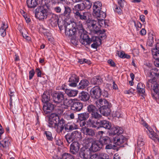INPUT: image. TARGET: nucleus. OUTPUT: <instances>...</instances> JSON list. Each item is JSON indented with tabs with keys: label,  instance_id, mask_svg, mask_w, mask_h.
Masks as SVG:
<instances>
[{
	"label": "nucleus",
	"instance_id": "obj_1",
	"mask_svg": "<svg viewBox=\"0 0 159 159\" xmlns=\"http://www.w3.org/2000/svg\"><path fill=\"white\" fill-rule=\"evenodd\" d=\"M80 28V42L83 45H86L90 44L92 42H96L97 41H99L101 42V40L99 39L98 37L93 36L90 39L87 34V32L83 27L82 25L79 26Z\"/></svg>",
	"mask_w": 159,
	"mask_h": 159
},
{
	"label": "nucleus",
	"instance_id": "obj_2",
	"mask_svg": "<svg viewBox=\"0 0 159 159\" xmlns=\"http://www.w3.org/2000/svg\"><path fill=\"white\" fill-rule=\"evenodd\" d=\"M80 24H77L75 20L72 19L70 20V35L72 36L70 41L74 45H76L78 44V42L77 38L76 36L77 32L79 30L80 33V28L79 26Z\"/></svg>",
	"mask_w": 159,
	"mask_h": 159
},
{
	"label": "nucleus",
	"instance_id": "obj_3",
	"mask_svg": "<svg viewBox=\"0 0 159 159\" xmlns=\"http://www.w3.org/2000/svg\"><path fill=\"white\" fill-rule=\"evenodd\" d=\"M102 7V4L99 2H95L93 6V15L98 20H102L106 16L105 12L101 11Z\"/></svg>",
	"mask_w": 159,
	"mask_h": 159
},
{
	"label": "nucleus",
	"instance_id": "obj_4",
	"mask_svg": "<svg viewBox=\"0 0 159 159\" xmlns=\"http://www.w3.org/2000/svg\"><path fill=\"white\" fill-rule=\"evenodd\" d=\"M65 19V35L67 37H70V24L67 21L70 19V7L67 6H65V11L63 14Z\"/></svg>",
	"mask_w": 159,
	"mask_h": 159
},
{
	"label": "nucleus",
	"instance_id": "obj_5",
	"mask_svg": "<svg viewBox=\"0 0 159 159\" xmlns=\"http://www.w3.org/2000/svg\"><path fill=\"white\" fill-rule=\"evenodd\" d=\"M35 11L36 17L39 20L46 18L49 15L48 13L47 9L44 8L42 6L38 7Z\"/></svg>",
	"mask_w": 159,
	"mask_h": 159
},
{
	"label": "nucleus",
	"instance_id": "obj_6",
	"mask_svg": "<svg viewBox=\"0 0 159 159\" xmlns=\"http://www.w3.org/2000/svg\"><path fill=\"white\" fill-rule=\"evenodd\" d=\"M158 71L157 69H155L154 70H152L150 73V76L153 78L152 79H148L146 83L147 89H150L153 84H156V79L155 77H153V76H155L159 78V73L156 72Z\"/></svg>",
	"mask_w": 159,
	"mask_h": 159
},
{
	"label": "nucleus",
	"instance_id": "obj_7",
	"mask_svg": "<svg viewBox=\"0 0 159 159\" xmlns=\"http://www.w3.org/2000/svg\"><path fill=\"white\" fill-rule=\"evenodd\" d=\"M152 54L155 60L154 61L155 65L159 67V43H157L155 47L152 49Z\"/></svg>",
	"mask_w": 159,
	"mask_h": 159
},
{
	"label": "nucleus",
	"instance_id": "obj_8",
	"mask_svg": "<svg viewBox=\"0 0 159 159\" xmlns=\"http://www.w3.org/2000/svg\"><path fill=\"white\" fill-rule=\"evenodd\" d=\"M86 140L88 142H92L90 148L93 152H96L99 150L102 147V145L100 142L98 141H93V139L92 138H88Z\"/></svg>",
	"mask_w": 159,
	"mask_h": 159
},
{
	"label": "nucleus",
	"instance_id": "obj_9",
	"mask_svg": "<svg viewBox=\"0 0 159 159\" xmlns=\"http://www.w3.org/2000/svg\"><path fill=\"white\" fill-rule=\"evenodd\" d=\"M70 107L71 110L79 111L82 109L83 104L80 102H77L76 99H70Z\"/></svg>",
	"mask_w": 159,
	"mask_h": 159
},
{
	"label": "nucleus",
	"instance_id": "obj_10",
	"mask_svg": "<svg viewBox=\"0 0 159 159\" xmlns=\"http://www.w3.org/2000/svg\"><path fill=\"white\" fill-rule=\"evenodd\" d=\"M102 91L99 86H95L91 89L90 93L92 98L98 99L102 95Z\"/></svg>",
	"mask_w": 159,
	"mask_h": 159
},
{
	"label": "nucleus",
	"instance_id": "obj_11",
	"mask_svg": "<svg viewBox=\"0 0 159 159\" xmlns=\"http://www.w3.org/2000/svg\"><path fill=\"white\" fill-rule=\"evenodd\" d=\"M94 104L99 110L103 108L111 105V103L104 98H99L94 101Z\"/></svg>",
	"mask_w": 159,
	"mask_h": 159
},
{
	"label": "nucleus",
	"instance_id": "obj_12",
	"mask_svg": "<svg viewBox=\"0 0 159 159\" xmlns=\"http://www.w3.org/2000/svg\"><path fill=\"white\" fill-rule=\"evenodd\" d=\"M88 27L90 30L94 32L95 33H101L102 30H100L99 27H98V22L94 20H90L88 23Z\"/></svg>",
	"mask_w": 159,
	"mask_h": 159
},
{
	"label": "nucleus",
	"instance_id": "obj_13",
	"mask_svg": "<svg viewBox=\"0 0 159 159\" xmlns=\"http://www.w3.org/2000/svg\"><path fill=\"white\" fill-rule=\"evenodd\" d=\"M64 95L61 92H57L54 94L53 96V101L57 103V107H60V104L64 99Z\"/></svg>",
	"mask_w": 159,
	"mask_h": 159
},
{
	"label": "nucleus",
	"instance_id": "obj_14",
	"mask_svg": "<svg viewBox=\"0 0 159 159\" xmlns=\"http://www.w3.org/2000/svg\"><path fill=\"white\" fill-rule=\"evenodd\" d=\"M126 139L123 136L121 135L120 136H117L114 138V143L116 145L120 146L121 147H124V145L122 144L126 143Z\"/></svg>",
	"mask_w": 159,
	"mask_h": 159
},
{
	"label": "nucleus",
	"instance_id": "obj_15",
	"mask_svg": "<svg viewBox=\"0 0 159 159\" xmlns=\"http://www.w3.org/2000/svg\"><path fill=\"white\" fill-rule=\"evenodd\" d=\"M83 132L87 136L93 138L96 135V130L94 129L84 127L83 128Z\"/></svg>",
	"mask_w": 159,
	"mask_h": 159
},
{
	"label": "nucleus",
	"instance_id": "obj_16",
	"mask_svg": "<svg viewBox=\"0 0 159 159\" xmlns=\"http://www.w3.org/2000/svg\"><path fill=\"white\" fill-rule=\"evenodd\" d=\"M54 109V105L49 102L44 103L43 106V111L46 114L50 113Z\"/></svg>",
	"mask_w": 159,
	"mask_h": 159
},
{
	"label": "nucleus",
	"instance_id": "obj_17",
	"mask_svg": "<svg viewBox=\"0 0 159 159\" xmlns=\"http://www.w3.org/2000/svg\"><path fill=\"white\" fill-rule=\"evenodd\" d=\"M74 14L75 17L77 19H80L82 20H87V17L89 16V13L87 12H84L82 13H80L79 11L73 12Z\"/></svg>",
	"mask_w": 159,
	"mask_h": 159
},
{
	"label": "nucleus",
	"instance_id": "obj_18",
	"mask_svg": "<svg viewBox=\"0 0 159 159\" xmlns=\"http://www.w3.org/2000/svg\"><path fill=\"white\" fill-rule=\"evenodd\" d=\"M80 144L78 142L74 141L70 145V152L72 154H76L79 150Z\"/></svg>",
	"mask_w": 159,
	"mask_h": 159
},
{
	"label": "nucleus",
	"instance_id": "obj_19",
	"mask_svg": "<svg viewBox=\"0 0 159 159\" xmlns=\"http://www.w3.org/2000/svg\"><path fill=\"white\" fill-rule=\"evenodd\" d=\"M79 78L75 74L71 73L70 77V86L75 87L79 81Z\"/></svg>",
	"mask_w": 159,
	"mask_h": 159
},
{
	"label": "nucleus",
	"instance_id": "obj_20",
	"mask_svg": "<svg viewBox=\"0 0 159 159\" xmlns=\"http://www.w3.org/2000/svg\"><path fill=\"white\" fill-rule=\"evenodd\" d=\"M65 123L64 120L63 119L60 120V121L57 123L55 126V128L58 133L62 132L64 129V125Z\"/></svg>",
	"mask_w": 159,
	"mask_h": 159
},
{
	"label": "nucleus",
	"instance_id": "obj_21",
	"mask_svg": "<svg viewBox=\"0 0 159 159\" xmlns=\"http://www.w3.org/2000/svg\"><path fill=\"white\" fill-rule=\"evenodd\" d=\"M153 92H152V96L154 99H155L157 102H159V101L158 100V98L159 97V90L158 89V86L157 84L156 85H154L153 87Z\"/></svg>",
	"mask_w": 159,
	"mask_h": 159
},
{
	"label": "nucleus",
	"instance_id": "obj_22",
	"mask_svg": "<svg viewBox=\"0 0 159 159\" xmlns=\"http://www.w3.org/2000/svg\"><path fill=\"white\" fill-rule=\"evenodd\" d=\"M98 124H99L100 127H103L108 129H110L111 127V123L109 121L105 120L98 122Z\"/></svg>",
	"mask_w": 159,
	"mask_h": 159
},
{
	"label": "nucleus",
	"instance_id": "obj_23",
	"mask_svg": "<svg viewBox=\"0 0 159 159\" xmlns=\"http://www.w3.org/2000/svg\"><path fill=\"white\" fill-rule=\"evenodd\" d=\"M48 17L49 18V20L51 24L56 25L58 24L59 19L58 16L56 15L51 13L49 14Z\"/></svg>",
	"mask_w": 159,
	"mask_h": 159
},
{
	"label": "nucleus",
	"instance_id": "obj_24",
	"mask_svg": "<svg viewBox=\"0 0 159 159\" xmlns=\"http://www.w3.org/2000/svg\"><path fill=\"white\" fill-rule=\"evenodd\" d=\"M102 80L99 76H97L92 78L90 80L91 83L93 85H99L102 82Z\"/></svg>",
	"mask_w": 159,
	"mask_h": 159
},
{
	"label": "nucleus",
	"instance_id": "obj_25",
	"mask_svg": "<svg viewBox=\"0 0 159 159\" xmlns=\"http://www.w3.org/2000/svg\"><path fill=\"white\" fill-rule=\"evenodd\" d=\"M111 107V105L107 106L104 107H102L99 110L100 112L102 114L103 116H109L111 113V111L110 108Z\"/></svg>",
	"mask_w": 159,
	"mask_h": 159
},
{
	"label": "nucleus",
	"instance_id": "obj_26",
	"mask_svg": "<svg viewBox=\"0 0 159 159\" xmlns=\"http://www.w3.org/2000/svg\"><path fill=\"white\" fill-rule=\"evenodd\" d=\"M90 152L89 149H85L84 150L82 149L80 152L79 155L80 157L83 159L88 158L89 156V155Z\"/></svg>",
	"mask_w": 159,
	"mask_h": 159
},
{
	"label": "nucleus",
	"instance_id": "obj_27",
	"mask_svg": "<svg viewBox=\"0 0 159 159\" xmlns=\"http://www.w3.org/2000/svg\"><path fill=\"white\" fill-rule=\"evenodd\" d=\"M86 6L84 3L83 2L75 5L72 8L73 12L82 11L85 8Z\"/></svg>",
	"mask_w": 159,
	"mask_h": 159
},
{
	"label": "nucleus",
	"instance_id": "obj_28",
	"mask_svg": "<svg viewBox=\"0 0 159 159\" xmlns=\"http://www.w3.org/2000/svg\"><path fill=\"white\" fill-rule=\"evenodd\" d=\"M38 0H26L28 7L30 8H34L38 5Z\"/></svg>",
	"mask_w": 159,
	"mask_h": 159
},
{
	"label": "nucleus",
	"instance_id": "obj_29",
	"mask_svg": "<svg viewBox=\"0 0 159 159\" xmlns=\"http://www.w3.org/2000/svg\"><path fill=\"white\" fill-rule=\"evenodd\" d=\"M79 98L80 100L86 102L89 99L90 96L88 93L83 91L80 94Z\"/></svg>",
	"mask_w": 159,
	"mask_h": 159
},
{
	"label": "nucleus",
	"instance_id": "obj_30",
	"mask_svg": "<svg viewBox=\"0 0 159 159\" xmlns=\"http://www.w3.org/2000/svg\"><path fill=\"white\" fill-rule=\"evenodd\" d=\"M147 132L150 138L152 139L154 141L155 140V138L158 140L159 142V138L158 135L154 132L152 128L149 127L148 129V131H147Z\"/></svg>",
	"mask_w": 159,
	"mask_h": 159
},
{
	"label": "nucleus",
	"instance_id": "obj_31",
	"mask_svg": "<svg viewBox=\"0 0 159 159\" xmlns=\"http://www.w3.org/2000/svg\"><path fill=\"white\" fill-rule=\"evenodd\" d=\"M89 116V113L87 112L82 113L78 115V118L79 120H86Z\"/></svg>",
	"mask_w": 159,
	"mask_h": 159
},
{
	"label": "nucleus",
	"instance_id": "obj_32",
	"mask_svg": "<svg viewBox=\"0 0 159 159\" xmlns=\"http://www.w3.org/2000/svg\"><path fill=\"white\" fill-rule=\"evenodd\" d=\"M89 82L86 79L82 80L79 83L78 88L79 89H83L89 85Z\"/></svg>",
	"mask_w": 159,
	"mask_h": 159
},
{
	"label": "nucleus",
	"instance_id": "obj_33",
	"mask_svg": "<svg viewBox=\"0 0 159 159\" xmlns=\"http://www.w3.org/2000/svg\"><path fill=\"white\" fill-rule=\"evenodd\" d=\"M42 102L44 103L48 102L50 100V95L49 93L44 92L42 96Z\"/></svg>",
	"mask_w": 159,
	"mask_h": 159
},
{
	"label": "nucleus",
	"instance_id": "obj_34",
	"mask_svg": "<svg viewBox=\"0 0 159 159\" xmlns=\"http://www.w3.org/2000/svg\"><path fill=\"white\" fill-rule=\"evenodd\" d=\"M137 89L139 93L144 94L145 92V85L141 82H139L138 84Z\"/></svg>",
	"mask_w": 159,
	"mask_h": 159
},
{
	"label": "nucleus",
	"instance_id": "obj_35",
	"mask_svg": "<svg viewBox=\"0 0 159 159\" xmlns=\"http://www.w3.org/2000/svg\"><path fill=\"white\" fill-rule=\"evenodd\" d=\"M98 122H96L95 120H93V118L90 117L87 121V125L89 127H91L93 128H96L97 126V124Z\"/></svg>",
	"mask_w": 159,
	"mask_h": 159
},
{
	"label": "nucleus",
	"instance_id": "obj_36",
	"mask_svg": "<svg viewBox=\"0 0 159 159\" xmlns=\"http://www.w3.org/2000/svg\"><path fill=\"white\" fill-rule=\"evenodd\" d=\"M102 144L103 145L111 143L112 142L110 138L107 136L102 137L101 139Z\"/></svg>",
	"mask_w": 159,
	"mask_h": 159
},
{
	"label": "nucleus",
	"instance_id": "obj_37",
	"mask_svg": "<svg viewBox=\"0 0 159 159\" xmlns=\"http://www.w3.org/2000/svg\"><path fill=\"white\" fill-rule=\"evenodd\" d=\"M8 28L7 25L5 24V23L2 22L0 28L1 35L2 37H4L6 34V30Z\"/></svg>",
	"mask_w": 159,
	"mask_h": 159
},
{
	"label": "nucleus",
	"instance_id": "obj_38",
	"mask_svg": "<svg viewBox=\"0 0 159 159\" xmlns=\"http://www.w3.org/2000/svg\"><path fill=\"white\" fill-rule=\"evenodd\" d=\"M51 120L56 123H57L58 122L60 121L59 117L58 115L56 114H52L49 117Z\"/></svg>",
	"mask_w": 159,
	"mask_h": 159
},
{
	"label": "nucleus",
	"instance_id": "obj_39",
	"mask_svg": "<svg viewBox=\"0 0 159 159\" xmlns=\"http://www.w3.org/2000/svg\"><path fill=\"white\" fill-rule=\"evenodd\" d=\"M53 159H70V154L68 153H64L61 158H59L57 155H55L52 157Z\"/></svg>",
	"mask_w": 159,
	"mask_h": 159
},
{
	"label": "nucleus",
	"instance_id": "obj_40",
	"mask_svg": "<svg viewBox=\"0 0 159 159\" xmlns=\"http://www.w3.org/2000/svg\"><path fill=\"white\" fill-rule=\"evenodd\" d=\"M153 43V37L152 34L149 33L148 34V40L147 42V44L150 46L152 45Z\"/></svg>",
	"mask_w": 159,
	"mask_h": 159
},
{
	"label": "nucleus",
	"instance_id": "obj_41",
	"mask_svg": "<svg viewBox=\"0 0 159 159\" xmlns=\"http://www.w3.org/2000/svg\"><path fill=\"white\" fill-rule=\"evenodd\" d=\"M87 111L89 113L91 114L95 111H97V109L94 105L90 104L87 107Z\"/></svg>",
	"mask_w": 159,
	"mask_h": 159
},
{
	"label": "nucleus",
	"instance_id": "obj_42",
	"mask_svg": "<svg viewBox=\"0 0 159 159\" xmlns=\"http://www.w3.org/2000/svg\"><path fill=\"white\" fill-rule=\"evenodd\" d=\"M69 101L70 100L69 99L66 98L64 100L63 104L61 103L60 105H61L62 108H64V109L67 108L70 106Z\"/></svg>",
	"mask_w": 159,
	"mask_h": 159
},
{
	"label": "nucleus",
	"instance_id": "obj_43",
	"mask_svg": "<svg viewBox=\"0 0 159 159\" xmlns=\"http://www.w3.org/2000/svg\"><path fill=\"white\" fill-rule=\"evenodd\" d=\"M122 9L119 6L116 5L114 7V10L115 12L118 15H121L122 14Z\"/></svg>",
	"mask_w": 159,
	"mask_h": 159
},
{
	"label": "nucleus",
	"instance_id": "obj_44",
	"mask_svg": "<svg viewBox=\"0 0 159 159\" xmlns=\"http://www.w3.org/2000/svg\"><path fill=\"white\" fill-rule=\"evenodd\" d=\"M91 118L96 119H99L101 117V115L98 112V110L91 113Z\"/></svg>",
	"mask_w": 159,
	"mask_h": 159
},
{
	"label": "nucleus",
	"instance_id": "obj_45",
	"mask_svg": "<svg viewBox=\"0 0 159 159\" xmlns=\"http://www.w3.org/2000/svg\"><path fill=\"white\" fill-rule=\"evenodd\" d=\"M0 144L3 148L6 149H8V143L6 140H3L0 141Z\"/></svg>",
	"mask_w": 159,
	"mask_h": 159
},
{
	"label": "nucleus",
	"instance_id": "obj_46",
	"mask_svg": "<svg viewBox=\"0 0 159 159\" xmlns=\"http://www.w3.org/2000/svg\"><path fill=\"white\" fill-rule=\"evenodd\" d=\"M123 133V130L122 128L119 127H116V129L114 132V135H116V134L119 135L122 134Z\"/></svg>",
	"mask_w": 159,
	"mask_h": 159
},
{
	"label": "nucleus",
	"instance_id": "obj_47",
	"mask_svg": "<svg viewBox=\"0 0 159 159\" xmlns=\"http://www.w3.org/2000/svg\"><path fill=\"white\" fill-rule=\"evenodd\" d=\"M101 153H97L90 156L89 159H100Z\"/></svg>",
	"mask_w": 159,
	"mask_h": 159
},
{
	"label": "nucleus",
	"instance_id": "obj_48",
	"mask_svg": "<svg viewBox=\"0 0 159 159\" xmlns=\"http://www.w3.org/2000/svg\"><path fill=\"white\" fill-rule=\"evenodd\" d=\"M45 134L48 140L51 141L53 139L52 134L51 132L46 131L45 132Z\"/></svg>",
	"mask_w": 159,
	"mask_h": 159
},
{
	"label": "nucleus",
	"instance_id": "obj_49",
	"mask_svg": "<svg viewBox=\"0 0 159 159\" xmlns=\"http://www.w3.org/2000/svg\"><path fill=\"white\" fill-rule=\"evenodd\" d=\"M56 123H55L54 121H53L52 120H51L50 119V118H49V120H48V126L50 127H54V128H55V126L56 125Z\"/></svg>",
	"mask_w": 159,
	"mask_h": 159
},
{
	"label": "nucleus",
	"instance_id": "obj_50",
	"mask_svg": "<svg viewBox=\"0 0 159 159\" xmlns=\"http://www.w3.org/2000/svg\"><path fill=\"white\" fill-rule=\"evenodd\" d=\"M78 134H79V133L77 131H75L73 132L71 134L70 139H71V138L74 139L75 138L77 137Z\"/></svg>",
	"mask_w": 159,
	"mask_h": 159
},
{
	"label": "nucleus",
	"instance_id": "obj_51",
	"mask_svg": "<svg viewBox=\"0 0 159 159\" xmlns=\"http://www.w3.org/2000/svg\"><path fill=\"white\" fill-rule=\"evenodd\" d=\"M84 4H85L86 6L85 8L87 9L90 8L92 5V3L90 2L89 0H87L86 2L84 3Z\"/></svg>",
	"mask_w": 159,
	"mask_h": 159
},
{
	"label": "nucleus",
	"instance_id": "obj_52",
	"mask_svg": "<svg viewBox=\"0 0 159 159\" xmlns=\"http://www.w3.org/2000/svg\"><path fill=\"white\" fill-rule=\"evenodd\" d=\"M78 93V91L77 90H70V97H75L76 96Z\"/></svg>",
	"mask_w": 159,
	"mask_h": 159
},
{
	"label": "nucleus",
	"instance_id": "obj_53",
	"mask_svg": "<svg viewBox=\"0 0 159 159\" xmlns=\"http://www.w3.org/2000/svg\"><path fill=\"white\" fill-rule=\"evenodd\" d=\"M125 2L124 0H118V3L119 6L122 8H123L124 7Z\"/></svg>",
	"mask_w": 159,
	"mask_h": 159
},
{
	"label": "nucleus",
	"instance_id": "obj_54",
	"mask_svg": "<svg viewBox=\"0 0 159 159\" xmlns=\"http://www.w3.org/2000/svg\"><path fill=\"white\" fill-rule=\"evenodd\" d=\"M105 145L106 146L105 148L106 149H110L113 148L115 147V145H112L111 143L107 144Z\"/></svg>",
	"mask_w": 159,
	"mask_h": 159
},
{
	"label": "nucleus",
	"instance_id": "obj_55",
	"mask_svg": "<svg viewBox=\"0 0 159 159\" xmlns=\"http://www.w3.org/2000/svg\"><path fill=\"white\" fill-rule=\"evenodd\" d=\"M34 74V69H33L31 70L29 72V80H30L32 78Z\"/></svg>",
	"mask_w": 159,
	"mask_h": 159
},
{
	"label": "nucleus",
	"instance_id": "obj_56",
	"mask_svg": "<svg viewBox=\"0 0 159 159\" xmlns=\"http://www.w3.org/2000/svg\"><path fill=\"white\" fill-rule=\"evenodd\" d=\"M64 127L66 131H70V125L69 123L66 124L64 125Z\"/></svg>",
	"mask_w": 159,
	"mask_h": 159
},
{
	"label": "nucleus",
	"instance_id": "obj_57",
	"mask_svg": "<svg viewBox=\"0 0 159 159\" xmlns=\"http://www.w3.org/2000/svg\"><path fill=\"white\" fill-rule=\"evenodd\" d=\"M80 125L81 127H82L83 128L84 127H86L85 126V125L86 124V122L85 121V120H80Z\"/></svg>",
	"mask_w": 159,
	"mask_h": 159
},
{
	"label": "nucleus",
	"instance_id": "obj_58",
	"mask_svg": "<svg viewBox=\"0 0 159 159\" xmlns=\"http://www.w3.org/2000/svg\"><path fill=\"white\" fill-rule=\"evenodd\" d=\"M77 128V125L74 123L70 125V130L76 129Z\"/></svg>",
	"mask_w": 159,
	"mask_h": 159
},
{
	"label": "nucleus",
	"instance_id": "obj_59",
	"mask_svg": "<svg viewBox=\"0 0 159 159\" xmlns=\"http://www.w3.org/2000/svg\"><path fill=\"white\" fill-rule=\"evenodd\" d=\"M58 107L59 108L57 109V111H58V114H61L63 113V109H64V108H62L60 105V107Z\"/></svg>",
	"mask_w": 159,
	"mask_h": 159
},
{
	"label": "nucleus",
	"instance_id": "obj_60",
	"mask_svg": "<svg viewBox=\"0 0 159 159\" xmlns=\"http://www.w3.org/2000/svg\"><path fill=\"white\" fill-rule=\"evenodd\" d=\"M107 62L112 67L115 66L116 65L115 63L111 59H109Z\"/></svg>",
	"mask_w": 159,
	"mask_h": 159
},
{
	"label": "nucleus",
	"instance_id": "obj_61",
	"mask_svg": "<svg viewBox=\"0 0 159 159\" xmlns=\"http://www.w3.org/2000/svg\"><path fill=\"white\" fill-rule=\"evenodd\" d=\"M102 95L104 97L107 98L108 96V92L107 91L104 90L103 92L102 93Z\"/></svg>",
	"mask_w": 159,
	"mask_h": 159
},
{
	"label": "nucleus",
	"instance_id": "obj_62",
	"mask_svg": "<svg viewBox=\"0 0 159 159\" xmlns=\"http://www.w3.org/2000/svg\"><path fill=\"white\" fill-rule=\"evenodd\" d=\"M65 139L67 142V145L68 146L70 143V134L68 133L65 135Z\"/></svg>",
	"mask_w": 159,
	"mask_h": 159
},
{
	"label": "nucleus",
	"instance_id": "obj_63",
	"mask_svg": "<svg viewBox=\"0 0 159 159\" xmlns=\"http://www.w3.org/2000/svg\"><path fill=\"white\" fill-rule=\"evenodd\" d=\"M109 129L110 130V134H111V135H114V132H115L116 129V127H111Z\"/></svg>",
	"mask_w": 159,
	"mask_h": 159
},
{
	"label": "nucleus",
	"instance_id": "obj_64",
	"mask_svg": "<svg viewBox=\"0 0 159 159\" xmlns=\"http://www.w3.org/2000/svg\"><path fill=\"white\" fill-rule=\"evenodd\" d=\"M105 31L104 30H103V31H102V32H101V33H100L99 37L102 38H105L106 35L104 33H105Z\"/></svg>",
	"mask_w": 159,
	"mask_h": 159
}]
</instances>
